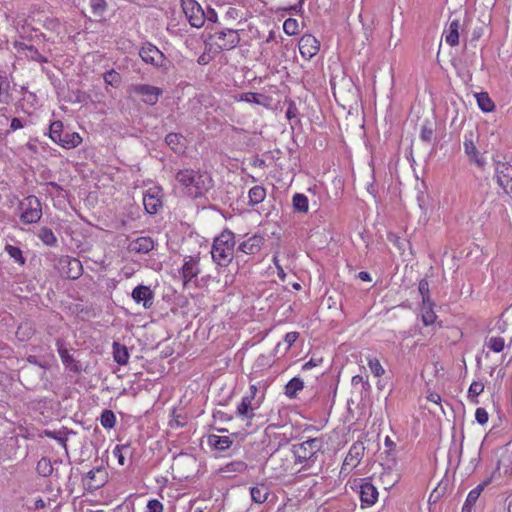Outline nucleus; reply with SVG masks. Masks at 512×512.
Listing matches in <instances>:
<instances>
[{
    "label": "nucleus",
    "mask_w": 512,
    "mask_h": 512,
    "mask_svg": "<svg viewBox=\"0 0 512 512\" xmlns=\"http://www.w3.org/2000/svg\"><path fill=\"white\" fill-rule=\"evenodd\" d=\"M292 204L294 210L307 213L309 209V201L306 195L301 193H296L292 198Z\"/></svg>",
    "instance_id": "e433bc0d"
},
{
    "label": "nucleus",
    "mask_w": 512,
    "mask_h": 512,
    "mask_svg": "<svg viewBox=\"0 0 512 512\" xmlns=\"http://www.w3.org/2000/svg\"><path fill=\"white\" fill-rule=\"evenodd\" d=\"M82 142V136L78 132H72L62 135L58 145L64 149H73L78 147Z\"/></svg>",
    "instance_id": "7c9ffc66"
},
{
    "label": "nucleus",
    "mask_w": 512,
    "mask_h": 512,
    "mask_svg": "<svg viewBox=\"0 0 512 512\" xmlns=\"http://www.w3.org/2000/svg\"><path fill=\"white\" fill-rule=\"evenodd\" d=\"M263 243V237L254 235L240 243L238 250L247 255H255L261 250Z\"/></svg>",
    "instance_id": "6ab92c4d"
},
{
    "label": "nucleus",
    "mask_w": 512,
    "mask_h": 512,
    "mask_svg": "<svg viewBox=\"0 0 512 512\" xmlns=\"http://www.w3.org/2000/svg\"><path fill=\"white\" fill-rule=\"evenodd\" d=\"M366 447L360 440L355 441L349 448L347 455L345 456L341 465L340 473L349 474L355 469L362 461L365 455Z\"/></svg>",
    "instance_id": "0eeeda50"
},
{
    "label": "nucleus",
    "mask_w": 512,
    "mask_h": 512,
    "mask_svg": "<svg viewBox=\"0 0 512 512\" xmlns=\"http://www.w3.org/2000/svg\"><path fill=\"white\" fill-rule=\"evenodd\" d=\"M214 419L219 420L221 422H230L233 419V416L223 412V411H216L213 414Z\"/></svg>",
    "instance_id": "bf43d9fd"
},
{
    "label": "nucleus",
    "mask_w": 512,
    "mask_h": 512,
    "mask_svg": "<svg viewBox=\"0 0 512 512\" xmlns=\"http://www.w3.org/2000/svg\"><path fill=\"white\" fill-rule=\"evenodd\" d=\"M495 178L504 191L512 195V165L507 162L497 161L495 163Z\"/></svg>",
    "instance_id": "f8f14e48"
},
{
    "label": "nucleus",
    "mask_w": 512,
    "mask_h": 512,
    "mask_svg": "<svg viewBox=\"0 0 512 512\" xmlns=\"http://www.w3.org/2000/svg\"><path fill=\"white\" fill-rule=\"evenodd\" d=\"M464 151L466 155L469 157L471 161H473L475 164H477L479 167H482L485 164L484 159L480 156V153L475 146L472 138L468 139L465 137L464 140Z\"/></svg>",
    "instance_id": "a878e982"
},
{
    "label": "nucleus",
    "mask_w": 512,
    "mask_h": 512,
    "mask_svg": "<svg viewBox=\"0 0 512 512\" xmlns=\"http://www.w3.org/2000/svg\"><path fill=\"white\" fill-rule=\"evenodd\" d=\"M300 54L303 58L309 60L320 50V42L311 34H304L298 43Z\"/></svg>",
    "instance_id": "2eb2a0df"
},
{
    "label": "nucleus",
    "mask_w": 512,
    "mask_h": 512,
    "mask_svg": "<svg viewBox=\"0 0 512 512\" xmlns=\"http://www.w3.org/2000/svg\"><path fill=\"white\" fill-rule=\"evenodd\" d=\"M459 28L460 20L453 19L444 29L443 37L445 39V42L451 47H455L459 44Z\"/></svg>",
    "instance_id": "aec40b11"
},
{
    "label": "nucleus",
    "mask_w": 512,
    "mask_h": 512,
    "mask_svg": "<svg viewBox=\"0 0 512 512\" xmlns=\"http://www.w3.org/2000/svg\"><path fill=\"white\" fill-rule=\"evenodd\" d=\"M139 55L145 63L155 67L164 66L166 60L165 55L151 43L144 44L139 51Z\"/></svg>",
    "instance_id": "ddd939ff"
},
{
    "label": "nucleus",
    "mask_w": 512,
    "mask_h": 512,
    "mask_svg": "<svg viewBox=\"0 0 512 512\" xmlns=\"http://www.w3.org/2000/svg\"><path fill=\"white\" fill-rule=\"evenodd\" d=\"M304 388V382L299 377L292 378L286 385L284 393L288 398H295L297 393Z\"/></svg>",
    "instance_id": "473e14b6"
},
{
    "label": "nucleus",
    "mask_w": 512,
    "mask_h": 512,
    "mask_svg": "<svg viewBox=\"0 0 512 512\" xmlns=\"http://www.w3.org/2000/svg\"><path fill=\"white\" fill-rule=\"evenodd\" d=\"M175 178L177 182L186 189L187 194L194 198L202 196L204 191L208 189V186L203 179V175L193 169L179 170L176 173Z\"/></svg>",
    "instance_id": "7ed1b4c3"
},
{
    "label": "nucleus",
    "mask_w": 512,
    "mask_h": 512,
    "mask_svg": "<svg viewBox=\"0 0 512 512\" xmlns=\"http://www.w3.org/2000/svg\"><path fill=\"white\" fill-rule=\"evenodd\" d=\"M165 142L175 153H183L186 149L185 139L181 134L169 133L165 137Z\"/></svg>",
    "instance_id": "c85d7f7f"
},
{
    "label": "nucleus",
    "mask_w": 512,
    "mask_h": 512,
    "mask_svg": "<svg viewBox=\"0 0 512 512\" xmlns=\"http://www.w3.org/2000/svg\"><path fill=\"white\" fill-rule=\"evenodd\" d=\"M259 389L256 384L249 386L248 392L241 398L236 407V417L245 422L246 426H251L257 411L264 402L265 394L258 395Z\"/></svg>",
    "instance_id": "f257e3e1"
},
{
    "label": "nucleus",
    "mask_w": 512,
    "mask_h": 512,
    "mask_svg": "<svg viewBox=\"0 0 512 512\" xmlns=\"http://www.w3.org/2000/svg\"><path fill=\"white\" fill-rule=\"evenodd\" d=\"M199 272L200 270L198 267V261L194 259H189L188 261H185L181 269L184 284H187L189 281L195 278L199 274Z\"/></svg>",
    "instance_id": "cd10ccee"
},
{
    "label": "nucleus",
    "mask_w": 512,
    "mask_h": 512,
    "mask_svg": "<svg viewBox=\"0 0 512 512\" xmlns=\"http://www.w3.org/2000/svg\"><path fill=\"white\" fill-rule=\"evenodd\" d=\"M418 290L419 293L422 296V302L431 301L430 299V291H429V284L426 279L420 280L418 284Z\"/></svg>",
    "instance_id": "8fccbe9b"
},
{
    "label": "nucleus",
    "mask_w": 512,
    "mask_h": 512,
    "mask_svg": "<svg viewBox=\"0 0 512 512\" xmlns=\"http://www.w3.org/2000/svg\"><path fill=\"white\" fill-rule=\"evenodd\" d=\"M283 30L289 36H294L299 33V23L295 18H288L283 23Z\"/></svg>",
    "instance_id": "37998d69"
},
{
    "label": "nucleus",
    "mask_w": 512,
    "mask_h": 512,
    "mask_svg": "<svg viewBox=\"0 0 512 512\" xmlns=\"http://www.w3.org/2000/svg\"><path fill=\"white\" fill-rule=\"evenodd\" d=\"M476 100L478 107L483 112H492L495 109V104L492 99L489 97L488 93L481 92L476 95Z\"/></svg>",
    "instance_id": "f704fd0d"
},
{
    "label": "nucleus",
    "mask_w": 512,
    "mask_h": 512,
    "mask_svg": "<svg viewBox=\"0 0 512 512\" xmlns=\"http://www.w3.org/2000/svg\"><path fill=\"white\" fill-rule=\"evenodd\" d=\"M163 504L157 499H151L146 506V512H163Z\"/></svg>",
    "instance_id": "603ef678"
},
{
    "label": "nucleus",
    "mask_w": 512,
    "mask_h": 512,
    "mask_svg": "<svg viewBox=\"0 0 512 512\" xmlns=\"http://www.w3.org/2000/svg\"><path fill=\"white\" fill-rule=\"evenodd\" d=\"M475 419L481 425L486 424L489 420V415L486 409L482 407L477 408L475 412Z\"/></svg>",
    "instance_id": "864d4df0"
},
{
    "label": "nucleus",
    "mask_w": 512,
    "mask_h": 512,
    "mask_svg": "<svg viewBox=\"0 0 512 512\" xmlns=\"http://www.w3.org/2000/svg\"><path fill=\"white\" fill-rule=\"evenodd\" d=\"M130 92L142 97L144 103L155 105L162 94V90L156 86L148 84H137L130 88Z\"/></svg>",
    "instance_id": "4468645a"
},
{
    "label": "nucleus",
    "mask_w": 512,
    "mask_h": 512,
    "mask_svg": "<svg viewBox=\"0 0 512 512\" xmlns=\"http://www.w3.org/2000/svg\"><path fill=\"white\" fill-rule=\"evenodd\" d=\"M21 128H23L22 121L19 118H16V117L12 118L11 124H10V129L12 131H16V130L21 129Z\"/></svg>",
    "instance_id": "e2e57ef3"
},
{
    "label": "nucleus",
    "mask_w": 512,
    "mask_h": 512,
    "mask_svg": "<svg viewBox=\"0 0 512 512\" xmlns=\"http://www.w3.org/2000/svg\"><path fill=\"white\" fill-rule=\"evenodd\" d=\"M353 486L359 487L360 500L363 505L372 506L378 499V491L368 478L354 479Z\"/></svg>",
    "instance_id": "9b49d317"
},
{
    "label": "nucleus",
    "mask_w": 512,
    "mask_h": 512,
    "mask_svg": "<svg viewBox=\"0 0 512 512\" xmlns=\"http://www.w3.org/2000/svg\"><path fill=\"white\" fill-rule=\"evenodd\" d=\"M248 470V465L242 460H234L219 468V473L224 477H232L235 474H243Z\"/></svg>",
    "instance_id": "4be33fe9"
},
{
    "label": "nucleus",
    "mask_w": 512,
    "mask_h": 512,
    "mask_svg": "<svg viewBox=\"0 0 512 512\" xmlns=\"http://www.w3.org/2000/svg\"><path fill=\"white\" fill-rule=\"evenodd\" d=\"M426 398H427V400L429 402H432V403L437 404V405L441 404L442 398H441L440 394H438L437 392H430V393H428Z\"/></svg>",
    "instance_id": "680f3d73"
},
{
    "label": "nucleus",
    "mask_w": 512,
    "mask_h": 512,
    "mask_svg": "<svg viewBox=\"0 0 512 512\" xmlns=\"http://www.w3.org/2000/svg\"><path fill=\"white\" fill-rule=\"evenodd\" d=\"M132 299L145 309H149L153 305L154 293L149 286L139 285L135 287L131 293Z\"/></svg>",
    "instance_id": "f3484780"
},
{
    "label": "nucleus",
    "mask_w": 512,
    "mask_h": 512,
    "mask_svg": "<svg viewBox=\"0 0 512 512\" xmlns=\"http://www.w3.org/2000/svg\"><path fill=\"white\" fill-rule=\"evenodd\" d=\"M44 434L45 436H47L48 438H51V439H55L57 440L60 444H62L63 446L66 445V438L63 436V434L60 432V431H50V430H45L44 431Z\"/></svg>",
    "instance_id": "6e6d98bb"
},
{
    "label": "nucleus",
    "mask_w": 512,
    "mask_h": 512,
    "mask_svg": "<svg viewBox=\"0 0 512 512\" xmlns=\"http://www.w3.org/2000/svg\"><path fill=\"white\" fill-rule=\"evenodd\" d=\"M249 203L251 205H257L264 201L266 197V190L259 185L253 186L248 193Z\"/></svg>",
    "instance_id": "c9c22d12"
},
{
    "label": "nucleus",
    "mask_w": 512,
    "mask_h": 512,
    "mask_svg": "<svg viewBox=\"0 0 512 512\" xmlns=\"http://www.w3.org/2000/svg\"><path fill=\"white\" fill-rule=\"evenodd\" d=\"M484 391L482 382L473 381L468 389V398L473 404H478V396Z\"/></svg>",
    "instance_id": "ea45409f"
},
{
    "label": "nucleus",
    "mask_w": 512,
    "mask_h": 512,
    "mask_svg": "<svg viewBox=\"0 0 512 512\" xmlns=\"http://www.w3.org/2000/svg\"><path fill=\"white\" fill-rule=\"evenodd\" d=\"M113 359L119 365H126L129 361V352L125 345L118 342H113Z\"/></svg>",
    "instance_id": "2f4dec72"
},
{
    "label": "nucleus",
    "mask_w": 512,
    "mask_h": 512,
    "mask_svg": "<svg viewBox=\"0 0 512 512\" xmlns=\"http://www.w3.org/2000/svg\"><path fill=\"white\" fill-rule=\"evenodd\" d=\"M239 42L240 36L237 30L226 29L210 35L206 46H209V51L220 52L235 48Z\"/></svg>",
    "instance_id": "39448f33"
},
{
    "label": "nucleus",
    "mask_w": 512,
    "mask_h": 512,
    "mask_svg": "<svg viewBox=\"0 0 512 512\" xmlns=\"http://www.w3.org/2000/svg\"><path fill=\"white\" fill-rule=\"evenodd\" d=\"M58 270L62 277L76 280L83 274V266L79 259L64 255L58 260Z\"/></svg>",
    "instance_id": "6e6552de"
},
{
    "label": "nucleus",
    "mask_w": 512,
    "mask_h": 512,
    "mask_svg": "<svg viewBox=\"0 0 512 512\" xmlns=\"http://www.w3.org/2000/svg\"><path fill=\"white\" fill-rule=\"evenodd\" d=\"M296 112H297V108H296V106H295L293 103H291V104L289 105V107H288L287 111H286V117H287L288 119H292L293 117H295V116H296Z\"/></svg>",
    "instance_id": "69168bd1"
},
{
    "label": "nucleus",
    "mask_w": 512,
    "mask_h": 512,
    "mask_svg": "<svg viewBox=\"0 0 512 512\" xmlns=\"http://www.w3.org/2000/svg\"><path fill=\"white\" fill-rule=\"evenodd\" d=\"M154 248V240L148 236H141L133 240L128 249L134 253H148Z\"/></svg>",
    "instance_id": "412c9836"
},
{
    "label": "nucleus",
    "mask_w": 512,
    "mask_h": 512,
    "mask_svg": "<svg viewBox=\"0 0 512 512\" xmlns=\"http://www.w3.org/2000/svg\"><path fill=\"white\" fill-rule=\"evenodd\" d=\"M63 129L64 125L63 122L60 120L54 121L49 126V137L50 139L58 144L59 141H61L62 135H63Z\"/></svg>",
    "instance_id": "4c0bfd02"
},
{
    "label": "nucleus",
    "mask_w": 512,
    "mask_h": 512,
    "mask_svg": "<svg viewBox=\"0 0 512 512\" xmlns=\"http://www.w3.org/2000/svg\"><path fill=\"white\" fill-rule=\"evenodd\" d=\"M239 101H244L247 103H255L262 106H267L266 100H268V97L264 96L263 94L255 93V92H246L242 93L239 98Z\"/></svg>",
    "instance_id": "72a5a7b5"
},
{
    "label": "nucleus",
    "mask_w": 512,
    "mask_h": 512,
    "mask_svg": "<svg viewBox=\"0 0 512 512\" xmlns=\"http://www.w3.org/2000/svg\"><path fill=\"white\" fill-rule=\"evenodd\" d=\"M208 444L218 451H225L232 446L233 440L228 436L212 434L208 436Z\"/></svg>",
    "instance_id": "c756f323"
},
{
    "label": "nucleus",
    "mask_w": 512,
    "mask_h": 512,
    "mask_svg": "<svg viewBox=\"0 0 512 512\" xmlns=\"http://www.w3.org/2000/svg\"><path fill=\"white\" fill-rule=\"evenodd\" d=\"M298 337H299L298 332H295V331L288 332L284 337V342L287 344L286 349H289L297 341Z\"/></svg>",
    "instance_id": "4d7b16f0"
},
{
    "label": "nucleus",
    "mask_w": 512,
    "mask_h": 512,
    "mask_svg": "<svg viewBox=\"0 0 512 512\" xmlns=\"http://www.w3.org/2000/svg\"><path fill=\"white\" fill-rule=\"evenodd\" d=\"M24 48L27 49L29 52H30V55L29 57L32 59V60H35V61H38V62H43V61H46L45 59L42 58V56L40 55V53L38 52L37 49H35L33 46H27V45H24Z\"/></svg>",
    "instance_id": "13d9d810"
},
{
    "label": "nucleus",
    "mask_w": 512,
    "mask_h": 512,
    "mask_svg": "<svg viewBox=\"0 0 512 512\" xmlns=\"http://www.w3.org/2000/svg\"><path fill=\"white\" fill-rule=\"evenodd\" d=\"M143 205L147 213L153 215L163 206V190L158 186L150 187L143 195Z\"/></svg>",
    "instance_id": "9d476101"
},
{
    "label": "nucleus",
    "mask_w": 512,
    "mask_h": 512,
    "mask_svg": "<svg viewBox=\"0 0 512 512\" xmlns=\"http://www.w3.org/2000/svg\"><path fill=\"white\" fill-rule=\"evenodd\" d=\"M37 470L42 475L47 476L52 472V466L47 459L43 458L37 463Z\"/></svg>",
    "instance_id": "3c124183"
},
{
    "label": "nucleus",
    "mask_w": 512,
    "mask_h": 512,
    "mask_svg": "<svg viewBox=\"0 0 512 512\" xmlns=\"http://www.w3.org/2000/svg\"><path fill=\"white\" fill-rule=\"evenodd\" d=\"M273 263L275 264V267H276V269H277V275H278V277H279L282 281H284V280H285V278H286V273H285V271H284V268L280 265L279 260H278V257H277L276 255L273 257Z\"/></svg>",
    "instance_id": "052dcab7"
},
{
    "label": "nucleus",
    "mask_w": 512,
    "mask_h": 512,
    "mask_svg": "<svg viewBox=\"0 0 512 512\" xmlns=\"http://www.w3.org/2000/svg\"><path fill=\"white\" fill-rule=\"evenodd\" d=\"M358 277L365 282H370L372 280L370 274L366 271L359 272Z\"/></svg>",
    "instance_id": "338daca9"
},
{
    "label": "nucleus",
    "mask_w": 512,
    "mask_h": 512,
    "mask_svg": "<svg viewBox=\"0 0 512 512\" xmlns=\"http://www.w3.org/2000/svg\"><path fill=\"white\" fill-rule=\"evenodd\" d=\"M39 239L47 246H53L57 242V238L50 228L42 227L38 233Z\"/></svg>",
    "instance_id": "a19ab883"
},
{
    "label": "nucleus",
    "mask_w": 512,
    "mask_h": 512,
    "mask_svg": "<svg viewBox=\"0 0 512 512\" xmlns=\"http://www.w3.org/2000/svg\"><path fill=\"white\" fill-rule=\"evenodd\" d=\"M250 495L255 503L262 504L268 499L270 489L266 484L258 483L250 488Z\"/></svg>",
    "instance_id": "bb28decb"
},
{
    "label": "nucleus",
    "mask_w": 512,
    "mask_h": 512,
    "mask_svg": "<svg viewBox=\"0 0 512 512\" xmlns=\"http://www.w3.org/2000/svg\"><path fill=\"white\" fill-rule=\"evenodd\" d=\"M324 440L322 437L309 438L302 443L293 446L295 463L304 464L309 461L314 462L318 453L322 452Z\"/></svg>",
    "instance_id": "20e7f679"
},
{
    "label": "nucleus",
    "mask_w": 512,
    "mask_h": 512,
    "mask_svg": "<svg viewBox=\"0 0 512 512\" xmlns=\"http://www.w3.org/2000/svg\"><path fill=\"white\" fill-rule=\"evenodd\" d=\"M5 252L19 265H24L26 260L23 257V253L19 247L13 246L11 244H6L4 248Z\"/></svg>",
    "instance_id": "58836bf2"
},
{
    "label": "nucleus",
    "mask_w": 512,
    "mask_h": 512,
    "mask_svg": "<svg viewBox=\"0 0 512 512\" xmlns=\"http://www.w3.org/2000/svg\"><path fill=\"white\" fill-rule=\"evenodd\" d=\"M422 322L425 326L434 324L437 320V315L434 311V303L431 301L422 302L420 307Z\"/></svg>",
    "instance_id": "393cba45"
},
{
    "label": "nucleus",
    "mask_w": 512,
    "mask_h": 512,
    "mask_svg": "<svg viewBox=\"0 0 512 512\" xmlns=\"http://www.w3.org/2000/svg\"><path fill=\"white\" fill-rule=\"evenodd\" d=\"M9 87V82L0 76V103H8L10 98Z\"/></svg>",
    "instance_id": "de8ad7c7"
},
{
    "label": "nucleus",
    "mask_w": 512,
    "mask_h": 512,
    "mask_svg": "<svg viewBox=\"0 0 512 512\" xmlns=\"http://www.w3.org/2000/svg\"><path fill=\"white\" fill-rule=\"evenodd\" d=\"M101 425L106 429H111L116 424V416L111 410H104L100 417Z\"/></svg>",
    "instance_id": "79ce46f5"
},
{
    "label": "nucleus",
    "mask_w": 512,
    "mask_h": 512,
    "mask_svg": "<svg viewBox=\"0 0 512 512\" xmlns=\"http://www.w3.org/2000/svg\"><path fill=\"white\" fill-rule=\"evenodd\" d=\"M129 452V445H116L113 449V455L117 459L119 465L123 466L125 464V456Z\"/></svg>",
    "instance_id": "c03bdc74"
},
{
    "label": "nucleus",
    "mask_w": 512,
    "mask_h": 512,
    "mask_svg": "<svg viewBox=\"0 0 512 512\" xmlns=\"http://www.w3.org/2000/svg\"><path fill=\"white\" fill-rule=\"evenodd\" d=\"M104 81L107 85L118 87L121 83V76L120 74L115 71L114 69H111L107 71L104 76Z\"/></svg>",
    "instance_id": "a18cd8bd"
},
{
    "label": "nucleus",
    "mask_w": 512,
    "mask_h": 512,
    "mask_svg": "<svg viewBox=\"0 0 512 512\" xmlns=\"http://www.w3.org/2000/svg\"><path fill=\"white\" fill-rule=\"evenodd\" d=\"M20 220L24 224L37 223L42 217V205L40 200L30 195L24 198L19 205Z\"/></svg>",
    "instance_id": "423d86ee"
},
{
    "label": "nucleus",
    "mask_w": 512,
    "mask_h": 512,
    "mask_svg": "<svg viewBox=\"0 0 512 512\" xmlns=\"http://www.w3.org/2000/svg\"><path fill=\"white\" fill-rule=\"evenodd\" d=\"M205 16H206V19L211 21V22H216L217 19H218V16H217V13L215 12L214 9H209L206 13H205Z\"/></svg>",
    "instance_id": "0e129e2a"
},
{
    "label": "nucleus",
    "mask_w": 512,
    "mask_h": 512,
    "mask_svg": "<svg viewBox=\"0 0 512 512\" xmlns=\"http://www.w3.org/2000/svg\"><path fill=\"white\" fill-rule=\"evenodd\" d=\"M57 351L60 356V359L63 365L68 368L70 371L79 372L80 365L74 359L73 355L70 354L69 350L64 347L63 343L60 340H57Z\"/></svg>",
    "instance_id": "a211bd4d"
},
{
    "label": "nucleus",
    "mask_w": 512,
    "mask_h": 512,
    "mask_svg": "<svg viewBox=\"0 0 512 512\" xmlns=\"http://www.w3.org/2000/svg\"><path fill=\"white\" fill-rule=\"evenodd\" d=\"M367 364H368L371 372L376 377H381L382 375H384L385 370L377 358H375V357L368 358Z\"/></svg>",
    "instance_id": "49530a36"
},
{
    "label": "nucleus",
    "mask_w": 512,
    "mask_h": 512,
    "mask_svg": "<svg viewBox=\"0 0 512 512\" xmlns=\"http://www.w3.org/2000/svg\"><path fill=\"white\" fill-rule=\"evenodd\" d=\"M505 347V338L500 335L487 336L484 342V348L493 353H502Z\"/></svg>",
    "instance_id": "b1692460"
},
{
    "label": "nucleus",
    "mask_w": 512,
    "mask_h": 512,
    "mask_svg": "<svg viewBox=\"0 0 512 512\" xmlns=\"http://www.w3.org/2000/svg\"><path fill=\"white\" fill-rule=\"evenodd\" d=\"M90 7L94 15L101 16L107 8V2L106 0H90Z\"/></svg>",
    "instance_id": "09e8293b"
},
{
    "label": "nucleus",
    "mask_w": 512,
    "mask_h": 512,
    "mask_svg": "<svg viewBox=\"0 0 512 512\" xmlns=\"http://www.w3.org/2000/svg\"><path fill=\"white\" fill-rule=\"evenodd\" d=\"M181 7L191 26L200 28L204 25L205 12L196 0H181Z\"/></svg>",
    "instance_id": "1a4fd4ad"
},
{
    "label": "nucleus",
    "mask_w": 512,
    "mask_h": 512,
    "mask_svg": "<svg viewBox=\"0 0 512 512\" xmlns=\"http://www.w3.org/2000/svg\"><path fill=\"white\" fill-rule=\"evenodd\" d=\"M433 128L428 125H423L420 131V138L422 141L430 142L433 137Z\"/></svg>",
    "instance_id": "5fc2aeb1"
},
{
    "label": "nucleus",
    "mask_w": 512,
    "mask_h": 512,
    "mask_svg": "<svg viewBox=\"0 0 512 512\" xmlns=\"http://www.w3.org/2000/svg\"><path fill=\"white\" fill-rule=\"evenodd\" d=\"M85 481L90 490H97L108 481V472L104 467L94 468L86 474Z\"/></svg>",
    "instance_id": "dca6fc26"
},
{
    "label": "nucleus",
    "mask_w": 512,
    "mask_h": 512,
    "mask_svg": "<svg viewBox=\"0 0 512 512\" xmlns=\"http://www.w3.org/2000/svg\"><path fill=\"white\" fill-rule=\"evenodd\" d=\"M315 366H317V363L313 359H311L308 362H306L302 368H303V370H309Z\"/></svg>",
    "instance_id": "774afa93"
},
{
    "label": "nucleus",
    "mask_w": 512,
    "mask_h": 512,
    "mask_svg": "<svg viewBox=\"0 0 512 512\" xmlns=\"http://www.w3.org/2000/svg\"><path fill=\"white\" fill-rule=\"evenodd\" d=\"M235 235L229 230H224L214 239L211 255L213 261L222 267H227L233 260Z\"/></svg>",
    "instance_id": "f03ea898"
},
{
    "label": "nucleus",
    "mask_w": 512,
    "mask_h": 512,
    "mask_svg": "<svg viewBox=\"0 0 512 512\" xmlns=\"http://www.w3.org/2000/svg\"><path fill=\"white\" fill-rule=\"evenodd\" d=\"M497 471L491 474L488 478H486L484 481H482L480 484H478L475 488H473L466 498V501L464 505H466V508L472 507L476 501L478 500L479 496L481 495L482 491L487 487L489 484L492 483L494 475Z\"/></svg>",
    "instance_id": "5701e85b"
}]
</instances>
